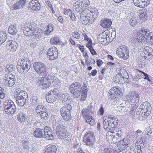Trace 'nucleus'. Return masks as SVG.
Segmentation results:
<instances>
[{
    "instance_id": "1",
    "label": "nucleus",
    "mask_w": 153,
    "mask_h": 153,
    "mask_svg": "<svg viewBox=\"0 0 153 153\" xmlns=\"http://www.w3.org/2000/svg\"><path fill=\"white\" fill-rule=\"evenodd\" d=\"M104 128L106 130H111L112 136L115 137L117 142L120 141L121 138L122 131L119 128H115L118 125V119L115 117L111 115L106 116L103 118Z\"/></svg>"
},
{
    "instance_id": "2",
    "label": "nucleus",
    "mask_w": 153,
    "mask_h": 153,
    "mask_svg": "<svg viewBox=\"0 0 153 153\" xmlns=\"http://www.w3.org/2000/svg\"><path fill=\"white\" fill-rule=\"evenodd\" d=\"M22 30L25 36H31L33 38H39L42 35L41 29L33 24L24 26L22 27Z\"/></svg>"
},
{
    "instance_id": "3",
    "label": "nucleus",
    "mask_w": 153,
    "mask_h": 153,
    "mask_svg": "<svg viewBox=\"0 0 153 153\" xmlns=\"http://www.w3.org/2000/svg\"><path fill=\"white\" fill-rule=\"evenodd\" d=\"M31 66V64L29 60L22 58L17 62V69L20 73L25 74L29 70Z\"/></svg>"
},
{
    "instance_id": "4",
    "label": "nucleus",
    "mask_w": 153,
    "mask_h": 153,
    "mask_svg": "<svg viewBox=\"0 0 153 153\" xmlns=\"http://www.w3.org/2000/svg\"><path fill=\"white\" fill-rule=\"evenodd\" d=\"M137 41L138 42L145 41V39L149 41H153V32H150L149 30L147 29L141 30L137 33Z\"/></svg>"
},
{
    "instance_id": "5",
    "label": "nucleus",
    "mask_w": 153,
    "mask_h": 153,
    "mask_svg": "<svg viewBox=\"0 0 153 153\" xmlns=\"http://www.w3.org/2000/svg\"><path fill=\"white\" fill-rule=\"evenodd\" d=\"M70 90L74 97L77 98L82 94V88L79 82H75L70 85Z\"/></svg>"
},
{
    "instance_id": "6",
    "label": "nucleus",
    "mask_w": 153,
    "mask_h": 153,
    "mask_svg": "<svg viewBox=\"0 0 153 153\" xmlns=\"http://www.w3.org/2000/svg\"><path fill=\"white\" fill-rule=\"evenodd\" d=\"M108 93L111 98V100L114 101L117 100L119 97L122 94L121 89L119 87H114L111 88Z\"/></svg>"
},
{
    "instance_id": "7",
    "label": "nucleus",
    "mask_w": 153,
    "mask_h": 153,
    "mask_svg": "<svg viewBox=\"0 0 153 153\" xmlns=\"http://www.w3.org/2000/svg\"><path fill=\"white\" fill-rule=\"evenodd\" d=\"M125 101L129 103H138L139 100V94L136 92L132 91L126 95L125 98Z\"/></svg>"
},
{
    "instance_id": "8",
    "label": "nucleus",
    "mask_w": 153,
    "mask_h": 153,
    "mask_svg": "<svg viewBox=\"0 0 153 153\" xmlns=\"http://www.w3.org/2000/svg\"><path fill=\"white\" fill-rule=\"evenodd\" d=\"M71 109V106L69 104H67L61 108L60 112L64 120L67 121L70 119L71 117L70 111Z\"/></svg>"
},
{
    "instance_id": "9",
    "label": "nucleus",
    "mask_w": 153,
    "mask_h": 153,
    "mask_svg": "<svg viewBox=\"0 0 153 153\" xmlns=\"http://www.w3.org/2000/svg\"><path fill=\"white\" fill-rule=\"evenodd\" d=\"M3 81L5 85L12 87L15 83V76L11 73H7L5 75Z\"/></svg>"
},
{
    "instance_id": "10",
    "label": "nucleus",
    "mask_w": 153,
    "mask_h": 153,
    "mask_svg": "<svg viewBox=\"0 0 153 153\" xmlns=\"http://www.w3.org/2000/svg\"><path fill=\"white\" fill-rule=\"evenodd\" d=\"M128 51L126 46L124 45L120 46L116 51V54L119 57L124 60L127 59L128 57Z\"/></svg>"
},
{
    "instance_id": "11",
    "label": "nucleus",
    "mask_w": 153,
    "mask_h": 153,
    "mask_svg": "<svg viewBox=\"0 0 153 153\" xmlns=\"http://www.w3.org/2000/svg\"><path fill=\"white\" fill-rule=\"evenodd\" d=\"M83 140L86 145L93 146L95 142L93 134L91 132L86 133L84 137Z\"/></svg>"
},
{
    "instance_id": "12",
    "label": "nucleus",
    "mask_w": 153,
    "mask_h": 153,
    "mask_svg": "<svg viewBox=\"0 0 153 153\" xmlns=\"http://www.w3.org/2000/svg\"><path fill=\"white\" fill-rule=\"evenodd\" d=\"M33 67L35 71L39 74H42L44 73L46 69L45 64L40 62L34 63Z\"/></svg>"
},
{
    "instance_id": "13",
    "label": "nucleus",
    "mask_w": 153,
    "mask_h": 153,
    "mask_svg": "<svg viewBox=\"0 0 153 153\" xmlns=\"http://www.w3.org/2000/svg\"><path fill=\"white\" fill-rule=\"evenodd\" d=\"M58 54L57 48L54 47H53L48 49L47 57L50 60H53L56 59L57 57Z\"/></svg>"
},
{
    "instance_id": "14",
    "label": "nucleus",
    "mask_w": 153,
    "mask_h": 153,
    "mask_svg": "<svg viewBox=\"0 0 153 153\" xmlns=\"http://www.w3.org/2000/svg\"><path fill=\"white\" fill-rule=\"evenodd\" d=\"M84 13H88L91 16V19H93V22L94 20L97 18L98 16V12L97 9H95L89 7L88 8H86L83 10Z\"/></svg>"
},
{
    "instance_id": "15",
    "label": "nucleus",
    "mask_w": 153,
    "mask_h": 153,
    "mask_svg": "<svg viewBox=\"0 0 153 153\" xmlns=\"http://www.w3.org/2000/svg\"><path fill=\"white\" fill-rule=\"evenodd\" d=\"M46 98L47 101L49 103L55 102L57 98V93L55 91H50L46 95Z\"/></svg>"
},
{
    "instance_id": "16",
    "label": "nucleus",
    "mask_w": 153,
    "mask_h": 153,
    "mask_svg": "<svg viewBox=\"0 0 153 153\" xmlns=\"http://www.w3.org/2000/svg\"><path fill=\"white\" fill-rule=\"evenodd\" d=\"M88 13H84L83 10L82 12V14L80 16V19L83 24L87 25L91 24L93 22V19H91V16L88 15Z\"/></svg>"
},
{
    "instance_id": "17",
    "label": "nucleus",
    "mask_w": 153,
    "mask_h": 153,
    "mask_svg": "<svg viewBox=\"0 0 153 153\" xmlns=\"http://www.w3.org/2000/svg\"><path fill=\"white\" fill-rule=\"evenodd\" d=\"M44 131V133L43 134V137L49 140L53 139L54 134L52 131L50 127L45 126Z\"/></svg>"
},
{
    "instance_id": "18",
    "label": "nucleus",
    "mask_w": 153,
    "mask_h": 153,
    "mask_svg": "<svg viewBox=\"0 0 153 153\" xmlns=\"http://www.w3.org/2000/svg\"><path fill=\"white\" fill-rule=\"evenodd\" d=\"M26 0H19L12 5V8L14 10L23 9L26 4Z\"/></svg>"
},
{
    "instance_id": "19",
    "label": "nucleus",
    "mask_w": 153,
    "mask_h": 153,
    "mask_svg": "<svg viewBox=\"0 0 153 153\" xmlns=\"http://www.w3.org/2000/svg\"><path fill=\"white\" fill-rule=\"evenodd\" d=\"M135 5L140 7H145L150 3V0H133Z\"/></svg>"
},
{
    "instance_id": "20",
    "label": "nucleus",
    "mask_w": 153,
    "mask_h": 153,
    "mask_svg": "<svg viewBox=\"0 0 153 153\" xmlns=\"http://www.w3.org/2000/svg\"><path fill=\"white\" fill-rule=\"evenodd\" d=\"M28 9L33 10H38L40 8V3L37 0H32L29 3Z\"/></svg>"
},
{
    "instance_id": "21",
    "label": "nucleus",
    "mask_w": 153,
    "mask_h": 153,
    "mask_svg": "<svg viewBox=\"0 0 153 153\" xmlns=\"http://www.w3.org/2000/svg\"><path fill=\"white\" fill-rule=\"evenodd\" d=\"M140 109L148 113H150L151 111V107L150 104L147 101L143 102L140 106Z\"/></svg>"
},
{
    "instance_id": "22",
    "label": "nucleus",
    "mask_w": 153,
    "mask_h": 153,
    "mask_svg": "<svg viewBox=\"0 0 153 153\" xmlns=\"http://www.w3.org/2000/svg\"><path fill=\"white\" fill-rule=\"evenodd\" d=\"M100 25L103 28L109 27L111 25L112 22L110 19L105 18L100 21Z\"/></svg>"
},
{
    "instance_id": "23",
    "label": "nucleus",
    "mask_w": 153,
    "mask_h": 153,
    "mask_svg": "<svg viewBox=\"0 0 153 153\" xmlns=\"http://www.w3.org/2000/svg\"><path fill=\"white\" fill-rule=\"evenodd\" d=\"M40 83L41 84L43 88H48L51 85L49 78L42 77L40 80Z\"/></svg>"
},
{
    "instance_id": "24",
    "label": "nucleus",
    "mask_w": 153,
    "mask_h": 153,
    "mask_svg": "<svg viewBox=\"0 0 153 153\" xmlns=\"http://www.w3.org/2000/svg\"><path fill=\"white\" fill-rule=\"evenodd\" d=\"M74 10L77 12H82V10L83 9L82 6V2L81 0H79L76 1L74 4Z\"/></svg>"
},
{
    "instance_id": "25",
    "label": "nucleus",
    "mask_w": 153,
    "mask_h": 153,
    "mask_svg": "<svg viewBox=\"0 0 153 153\" xmlns=\"http://www.w3.org/2000/svg\"><path fill=\"white\" fill-rule=\"evenodd\" d=\"M4 110L8 114H13L17 111V109L14 104L11 105H10L7 107H4Z\"/></svg>"
},
{
    "instance_id": "26",
    "label": "nucleus",
    "mask_w": 153,
    "mask_h": 153,
    "mask_svg": "<svg viewBox=\"0 0 153 153\" xmlns=\"http://www.w3.org/2000/svg\"><path fill=\"white\" fill-rule=\"evenodd\" d=\"M107 36L105 34L104 35L103 33H101L97 37V40L100 44L103 45L105 44L107 42Z\"/></svg>"
},
{
    "instance_id": "27",
    "label": "nucleus",
    "mask_w": 153,
    "mask_h": 153,
    "mask_svg": "<svg viewBox=\"0 0 153 153\" xmlns=\"http://www.w3.org/2000/svg\"><path fill=\"white\" fill-rule=\"evenodd\" d=\"M112 135H113V134H112L111 131L110 130L106 134V136L107 140L109 142L111 143H117V140L116 139L115 137H114Z\"/></svg>"
},
{
    "instance_id": "28",
    "label": "nucleus",
    "mask_w": 153,
    "mask_h": 153,
    "mask_svg": "<svg viewBox=\"0 0 153 153\" xmlns=\"http://www.w3.org/2000/svg\"><path fill=\"white\" fill-rule=\"evenodd\" d=\"M44 133L43 130L38 128L33 132V135L36 137L40 138L43 137Z\"/></svg>"
},
{
    "instance_id": "29",
    "label": "nucleus",
    "mask_w": 153,
    "mask_h": 153,
    "mask_svg": "<svg viewBox=\"0 0 153 153\" xmlns=\"http://www.w3.org/2000/svg\"><path fill=\"white\" fill-rule=\"evenodd\" d=\"M69 96V94L67 93L62 94L61 96V98L63 103L65 104L69 103L70 101Z\"/></svg>"
},
{
    "instance_id": "30",
    "label": "nucleus",
    "mask_w": 153,
    "mask_h": 153,
    "mask_svg": "<svg viewBox=\"0 0 153 153\" xmlns=\"http://www.w3.org/2000/svg\"><path fill=\"white\" fill-rule=\"evenodd\" d=\"M126 149V147L122 144L121 142L118 143L114 147V151L117 153H119Z\"/></svg>"
},
{
    "instance_id": "31",
    "label": "nucleus",
    "mask_w": 153,
    "mask_h": 153,
    "mask_svg": "<svg viewBox=\"0 0 153 153\" xmlns=\"http://www.w3.org/2000/svg\"><path fill=\"white\" fill-rule=\"evenodd\" d=\"M16 93L15 94L17 95L16 97L19 98H27V93L25 91H16Z\"/></svg>"
},
{
    "instance_id": "32",
    "label": "nucleus",
    "mask_w": 153,
    "mask_h": 153,
    "mask_svg": "<svg viewBox=\"0 0 153 153\" xmlns=\"http://www.w3.org/2000/svg\"><path fill=\"white\" fill-rule=\"evenodd\" d=\"M82 93L81 94V100L83 101L85 99L87 94L88 90L87 87L86 85L84 84L82 87Z\"/></svg>"
},
{
    "instance_id": "33",
    "label": "nucleus",
    "mask_w": 153,
    "mask_h": 153,
    "mask_svg": "<svg viewBox=\"0 0 153 153\" xmlns=\"http://www.w3.org/2000/svg\"><path fill=\"white\" fill-rule=\"evenodd\" d=\"M9 49L12 52H15L18 47V44L15 41H12L11 42L9 45Z\"/></svg>"
},
{
    "instance_id": "34",
    "label": "nucleus",
    "mask_w": 153,
    "mask_h": 153,
    "mask_svg": "<svg viewBox=\"0 0 153 153\" xmlns=\"http://www.w3.org/2000/svg\"><path fill=\"white\" fill-rule=\"evenodd\" d=\"M17 27L14 25H11L8 29V33L11 35H16L18 32Z\"/></svg>"
},
{
    "instance_id": "35",
    "label": "nucleus",
    "mask_w": 153,
    "mask_h": 153,
    "mask_svg": "<svg viewBox=\"0 0 153 153\" xmlns=\"http://www.w3.org/2000/svg\"><path fill=\"white\" fill-rule=\"evenodd\" d=\"M17 118L18 121L20 122H24L27 119L26 115L23 113H20L17 116Z\"/></svg>"
},
{
    "instance_id": "36",
    "label": "nucleus",
    "mask_w": 153,
    "mask_h": 153,
    "mask_svg": "<svg viewBox=\"0 0 153 153\" xmlns=\"http://www.w3.org/2000/svg\"><path fill=\"white\" fill-rule=\"evenodd\" d=\"M15 98H16L17 104L20 106H23L25 103L26 98H20L16 97L15 96Z\"/></svg>"
},
{
    "instance_id": "37",
    "label": "nucleus",
    "mask_w": 153,
    "mask_h": 153,
    "mask_svg": "<svg viewBox=\"0 0 153 153\" xmlns=\"http://www.w3.org/2000/svg\"><path fill=\"white\" fill-rule=\"evenodd\" d=\"M57 149L54 145H51L45 150V153H56Z\"/></svg>"
},
{
    "instance_id": "38",
    "label": "nucleus",
    "mask_w": 153,
    "mask_h": 153,
    "mask_svg": "<svg viewBox=\"0 0 153 153\" xmlns=\"http://www.w3.org/2000/svg\"><path fill=\"white\" fill-rule=\"evenodd\" d=\"M32 105H36L40 103L39 100L37 96H33L31 99Z\"/></svg>"
},
{
    "instance_id": "39",
    "label": "nucleus",
    "mask_w": 153,
    "mask_h": 153,
    "mask_svg": "<svg viewBox=\"0 0 153 153\" xmlns=\"http://www.w3.org/2000/svg\"><path fill=\"white\" fill-rule=\"evenodd\" d=\"M46 111L47 109L45 107L42 105H38L36 108V112L39 114Z\"/></svg>"
},
{
    "instance_id": "40",
    "label": "nucleus",
    "mask_w": 153,
    "mask_h": 153,
    "mask_svg": "<svg viewBox=\"0 0 153 153\" xmlns=\"http://www.w3.org/2000/svg\"><path fill=\"white\" fill-rule=\"evenodd\" d=\"M67 132L65 130H63L61 131V132H59L56 133V134L61 138L64 139L66 138L67 137Z\"/></svg>"
},
{
    "instance_id": "41",
    "label": "nucleus",
    "mask_w": 153,
    "mask_h": 153,
    "mask_svg": "<svg viewBox=\"0 0 153 153\" xmlns=\"http://www.w3.org/2000/svg\"><path fill=\"white\" fill-rule=\"evenodd\" d=\"M120 73L121 74V76H120V74L118 73L117 75H116V76H115L116 78H117V77L118 78V80H117L118 81V82L120 83H124L125 81L124 76H123V75H122V74L121 73Z\"/></svg>"
},
{
    "instance_id": "42",
    "label": "nucleus",
    "mask_w": 153,
    "mask_h": 153,
    "mask_svg": "<svg viewBox=\"0 0 153 153\" xmlns=\"http://www.w3.org/2000/svg\"><path fill=\"white\" fill-rule=\"evenodd\" d=\"M120 142H121L122 144H123L124 145V146L126 147V149L128 147V146L129 144L130 140L128 138H125L123 141H120Z\"/></svg>"
},
{
    "instance_id": "43",
    "label": "nucleus",
    "mask_w": 153,
    "mask_h": 153,
    "mask_svg": "<svg viewBox=\"0 0 153 153\" xmlns=\"http://www.w3.org/2000/svg\"><path fill=\"white\" fill-rule=\"evenodd\" d=\"M136 76L137 78L141 79L144 77L143 73L144 72L138 69L136 70Z\"/></svg>"
},
{
    "instance_id": "44",
    "label": "nucleus",
    "mask_w": 153,
    "mask_h": 153,
    "mask_svg": "<svg viewBox=\"0 0 153 153\" xmlns=\"http://www.w3.org/2000/svg\"><path fill=\"white\" fill-rule=\"evenodd\" d=\"M7 34L5 33L0 34V43L2 44L7 39Z\"/></svg>"
},
{
    "instance_id": "45",
    "label": "nucleus",
    "mask_w": 153,
    "mask_h": 153,
    "mask_svg": "<svg viewBox=\"0 0 153 153\" xmlns=\"http://www.w3.org/2000/svg\"><path fill=\"white\" fill-rule=\"evenodd\" d=\"M150 113H148L147 112L143 113L141 114V116L139 117V119L140 120H142L146 119L147 117L148 116Z\"/></svg>"
},
{
    "instance_id": "46",
    "label": "nucleus",
    "mask_w": 153,
    "mask_h": 153,
    "mask_svg": "<svg viewBox=\"0 0 153 153\" xmlns=\"http://www.w3.org/2000/svg\"><path fill=\"white\" fill-rule=\"evenodd\" d=\"M85 120L86 122L91 125L93 126L94 123V120L92 118L91 116L86 118Z\"/></svg>"
},
{
    "instance_id": "47",
    "label": "nucleus",
    "mask_w": 153,
    "mask_h": 153,
    "mask_svg": "<svg viewBox=\"0 0 153 153\" xmlns=\"http://www.w3.org/2000/svg\"><path fill=\"white\" fill-rule=\"evenodd\" d=\"M65 130V126L63 125L59 124L56 127V133L59 132H61V131Z\"/></svg>"
},
{
    "instance_id": "48",
    "label": "nucleus",
    "mask_w": 153,
    "mask_h": 153,
    "mask_svg": "<svg viewBox=\"0 0 153 153\" xmlns=\"http://www.w3.org/2000/svg\"><path fill=\"white\" fill-rule=\"evenodd\" d=\"M90 110L88 109H84L82 111V114L84 117L87 118L89 115Z\"/></svg>"
},
{
    "instance_id": "49",
    "label": "nucleus",
    "mask_w": 153,
    "mask_h": 153,
    "mask_svg": "<svg viewBox=\"0 0 153 153\" xmlns=\"http://www.w3.org/2000/svg\"><path fill=\"white\" fill-rule=\"evenodd\" d=\"M59 42V39L58 37H53L51 39L50 42L51 44H56Z\"/></svg>"
},
{
    "instance_id": "50",
    "label": "nucleus",
    "mask_w": 153,
    "mask_h": 153,
    "mask_svg": "<svg viewBox=\"0 0 153 153\" xmlns=\"http://www.w3.org/2000/svg\"><path fill=\"white\" fill-rule=\"evenodd\" d=\"M53 84L55 85H57V87H60V83L59 82V79L56 77H54L53 80L52 81Z\"/></svg>"
},
{
    "instance_id": "51",
    "label": "nucleus",
    "mask_w": 153,
    "mask_h": 153,
    "mask_svg": "<svg viewBox=\"0 0 153 153\" xmlns=\"http://www.w3.org/2000/svg\"><path fill=\"white\" fill-rule=\"evenodd\" d=\"M14 102L11 100H6L4 102V107H7L9 106V105H13L14 104Z\"/></svg>"
},
{
    "instance_id": "52",
    "label": "nucleus",
    "mask_w": 153,
    "mask_h": 153,
    "mask_svg": "<svg viewBox=\"0 0 153 153\" xmlns=\"http://www.w3.org/2000/svg\"><path fill=\"white\" fill-rule=\"evenodd\" d=\"M146 12L140 11L139 12V16L141 19L144 20L146 17Z\"/></svg>"
},
{
    "instance_id": "53",
    "label": "nucleus",
    "mask_w": 153,
    "mask_h": 153,
    "mask_svg": "<svg viewBox=\"0 0 153 153\" xmlns=\"http://www.w3.org/2000/svg\"><path fill=\"white\" fill-rule=\"evenodd\" d=\"M137 20L134 18H132L130 20V23L131 26H134L137 23Z\"/></svg>"
},
{
    "instance_id": "54",
    "label": "nucleus",
    "mask_w": 153,
    "mask_h": 153,
    "mask_svg": "<svg viewBox=\"0 0 153 153\" xmlns=\"http://www.w3.org/2000/svg\"><path fill=\"white\" fill-rule=\"evenodd\" d=\"M6 68L9 73H11V72L14 71V66L12 65H7L6 66Z\"/></svg>"
},
{
    "instance_id": "55",
    "label": "nucleus",
    "mask_w": 153,
    "mask_h": 153,
    "mask_svg": "<svg viewBox=\"0 0 153 153\" xmlns=\"http://www.w3.org/2000/svg\"><path fill=\"white\" fill-rule=\"evenodd\" d=\"M41 118L42 119H45L48 116V112L46 111L42 112L40 114Z\"/></svg>"
},
{
    "instance_id": "56",
    "label": "nucleus",
    "mask_w": 153,
    "mask_h": 153,
    "mask_svg": "<svg viewBox=\"0 0 153 153\" xmlns=\"http://www.w3.org/2000/svg\"><path fill=\"white\" fill-rule=\"evenodd\" d=\"M29 142L27 141H24L22 144V146L24 149H28V151L30 150V148H28Z\"/></svg>"
},
{
    "instance_id": "57",
    "label": "nucleus",
    "mask_w": 153,
    "mask_h": 153,
    "mask_svg": "<svg viewBox=\"0 0 153 153\" xmlns=\"http://www.w3.org/2000/svg\"><path fill=\"white\" fill-rule=\"evenodd\" d=\"M102 153H114V151L112 149L105 148Z\"/></svg>"
},
{
    "instance_id": "58",
    "label": "nucleus",
    "mask_w": 153,
    "mask_h": 153,
    "mask_svg": "<svg viewBox=\"0 0 153 153\" xmlns=\"http://www.w3.org/2000/svg\"><path fill=\"white\" fill-rule=\"evenodd\" d=\"M126 151H125L126 153H135L134 150L133 148H131L129 147L127 148H126Z\"/></svg>"
},
{
    "instance_id": "59",
    "label": "nucleus",
    "mask_w": 153,
    "mask_h": 153,
    "mask_svg": "<svg viewBox=\"0 0 153 153\" xmlns=\"http://www.w3.org/2000/svg\"><path fill=\"white\" fill-rule=\"evenodd\" d=\"M104 108L102 105H101L100 108L98 111L97 114L100 115H102L104 114Z\"/></svg>"
},
{
    "instance_id": "60",
    "label": "nucleus",
    "mask_w": 153,
    "mask_h": 153,
    "mask_svg": "<svg viewBox=\"0 0 153 153\" xmlns=\"http://www.w3.org/2000/svg\"><path fill=\"white\" fill-rule=\"evenodd\" d=\"M73 37L76 39H79L80 38V36L78 32L76 31L74 32L72 34Z\"/></svg>"
},
{
    "instance_id": "61",
    "label": "nucleus",
    "mask_w": 153,
    "mask_h": 153,
    "mask_svg": "<svg viewBox=\"0 0 153 153\" xmlns=\"http://www.w3.org/2000/svg\"><path fill=\"white\" fill-rule=\"evenodd\" d=\"M81 2H82V6L83 7L88 6L90 4L89 0H83L82 1H81Z\"/></svg>"
},
{
    "instance_id": "62",
    "label": "nucleus",
    "mask_w": 153,
    "mask_h": 153,
    "mask_svg": "<svg viewBox=\"0 0 153 153\" xmlns=\"http://www.w3.org/2000/svg\"><path fill=\"white\" fill-rule=\"evenodd\" d=\"M3 91V88L0 87V98L1 99L4 98L5 96Z\"/></svg>"
},
{
    "instance_id": "63",
    "label": "nucleus",
    "mask_w": 153,
    "mask_h": 153,
    "mask_svg": "<svg viewBox=\"0 0 153 153\" xmlns=\"http://www.w3.org/2000/svg\"><path fill=\"white\" fill-rule=\"evenodd\" d=\"M72 11L71 10L69 9L65 8L64 10V13L65 15H69V14H71Z\"/></svg>"
},
{
    "instance_id": "64",
    "label": "nucleus",
    "mask_w": 153,
    "mask_h": 153,
    "mask_svg": "<svg viewBox=\"0 0 153 153\" xmlns=\"http://www.w3.org/2000/svg\"><path fill=\"white\" fill-rule=\"evenodd\" d=\"M124 74L125 76V79L124 83L128 82V81L129 76L128 75L127 73L125 71V70H124Z\"/></svg>"
}]
</instances>
